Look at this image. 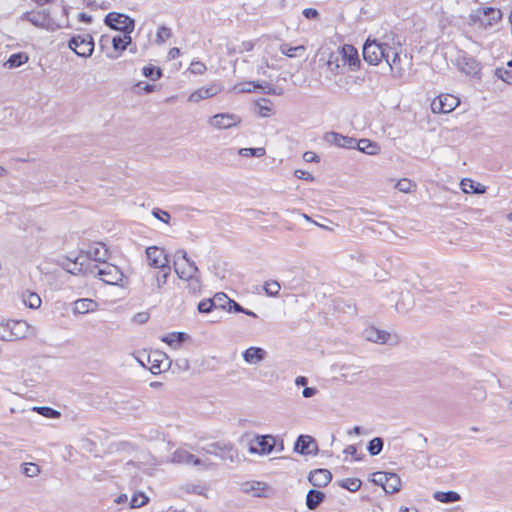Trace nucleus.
Instances as JSON below:
<instances>
[{"instance_id":"1","label":"nucleus","mask_w":512,"mask_h":512,"mask_svg":"<svg viewBox=\"0 0 512 512\" xmlns=\"http://www.w3.org/2000/svg\"><path fill=\"white\" fill-rule=\"evenodd\" d=\"M87 273L98 278L108 285L123 286L124 273L122 270L109 262L91 263L87 267Z\"/></svg>"},{"instance_id":"2","label":"nucleus","mask_w":512,"mask_h":512,"mask_svg":"<svg viewBox=\"0 0 512 512\" xmlns=\"http://www.w3.org/2000/svg\"><path fill=\"white\" fill-rule=\"evenodd\" d=\"M35 334V328L24 320H8L0 324V339L13 341Z\"/></svg>"},{"instance_id":"3","label":"nucleus","mask_w":512,"mask_h":512,"mask_svg":"<svg viewBox=\"0 0 512 512\" xmlns=\"http://www.w3.org/2000/svg\"><path fill=\"white\" fill-rule=\"evenodd\" d=\"M392 40L389 35L384 36L382 41L367 39L363 45V58L371 65L379 64L383 59L389 57V50Z\"/></svg>"},{"instance_id":"4","label":"nucleus","mask_w":512,"mask_h":512,"mask_svg":"<svg viewBox=\"0 0 512 512\" xmlns=\"http://www.w3.org/2000/svg\"><path fill=\"white\" fill-rule=\"evenodd\" d=\"M171 269L149 268L141 276L143 287L151 294L161 293L168 281Z\"/></svg>"},{"instance_id":"5","label":"nucleus","mask_w":512,"mask_h":512,"mask_svg":"<svg viewBox=\"0 0 512 512\" xmlns=\"http://www.w3.org/2000/svg\"><path fill=\"white\" fill-rule=\"evenodd\" d=\"M502 19V12L494 7L478 8L469 15V24L487 29Z\"/></svg>"},{"instance_id":"6","label":"nucleus","mask_w":512,"mask_h":512,"mask_svg":"<svg viewBox=\"0 0 512 512\" xmlns=\"http://www.w3.org/2000/svg\"><path fill=\"white\" fill-rule=\"evenodd\" d=\"M173 268L179 279H189L193 275L199 274V269L195 262L192 261L187 252L183 249L176 251L174 254Z\"/></svg>"},{"instance_id":"7","label":"nucleus","mask_w":512,"mask_h":512,"mask_svg":"<svg viewBox=\"0 0 512 512\" xmlns=\"http://www.w3.org/2000/svg\"><path fill=\"white\" fill-rule=\"evenodd\" d=\"M389 39L392 40L390 48L387 54L389 57H386V63L388 64L390 70L394 73L395 76L401 77L404 73V69L401 66V57L400 54L402 52V43L398 36L390 34Z\"/></svg>"},{"instance_id":"8","label":"nucleus","mask_w":512,"mask_h":512,"mask_svg":"<svg viewBox=\"0 0 512 512\" xmlns=\"http://www.w3.org/2000/svg\"><path fill=\"white\" fill-rule=\"evenodd\" d=\"M23 19L30 22L32 25L48 31H55L60 26L56 24L50 13L46 9L38 11H30L23 15Z\"/></svg>"},{"instance_id":"9","label":"nucleus","mask_w":512,"mask_h":512,"mask_svg":"<svg viewBox=\"0 0 512 512\" xmlns=\"http://www.w3.org/2000/svg\"><path fill=\"white\" fill-rule=\"evenodd\" d=\"M146 261L149 268L171 269L169 256L163 248L149 246L145 249Z\"/></svg>"},{"instance_id":"10","label":"nucleus","mask_w":512,"mask_h":512,"mask_svg":"<svg viewBox=\"0 0 512 512\" xmlns=\"http://www.w3.org/2000/svg\"><path fill=\"white\" fill-rule=\"evenodd\" d=\"M104 23L113 30L121 31L123 33H132L135 27V22L129 16L110 12L105 16Z\"/></svg>"},{"instance_id":"11","label":"nucleus","mask_w":512,"mask_h":512,"mask_svg":"<svg viewBox=\"0 0 512 512\" xmlns=\"http://www.w3.org/2000/svg\"><path fill=\"white\" fill-rule=\"evenodd\" d=\"M68 47L78 56L88 58L94 51V41L89 34L76 35L69 40Z\"/></svg>"},{"instance_id":"12","label":"nucleus","mask_w":512,"mask_h":512,"mask_svg":"<svg viewBox=\"0 0 512 512\" xmlns=\"http://www.w3.org/2000/svg\"><path fill=\"white\" fill-rule=\"evenodd\" d=\"M276 446V437L272 435H257L250 443L249 452L251 454L268 455Z\"/></svg>"},{"instance_id":"13","label":"nucleus","mask_w":512,"mask_h":512,"mask_svg":"<svg viewBox=\"0 0 512 512\" xmlns=\"http://www.w3.org/2000/svg\"><path fill=\"white\" fill-rule=\"evenodd\" d=\"M460 104V100L451 94H442L431 103V110L436 114H446L453 111Z\"/></svg>"},{"instance_id":"14","label":"nucleus","mask_w":512,"mask_h":512,"mask_svg":"<svg viewBox=\"0 0 512 512\" xmlns=\"http://www.w3.org/2000/svg\"><path fill=\"white\" fill-rule=\"evenodd\" d=\"M458 69L468 76L480 77L481 64L466 53H461L456 59Z\"/></svg>"},{"instance_id":"15","label":"nucleus","mask_w":512,"mask_h":512,"mask_svg":"<svg viewBox=\"0 0 512 512\" xmlns=\"http://www.w3.org/2000/svg\"><path fill=\"white\" fill-rule=\"evenodd\" d=\"M241 122V118L236 114L220 113L209 119V124L216 129H228L237 126Z\"/></svg>"},{"instance_id":"16","label":"nucleus","mask_w":512,"mask_h":512,"mask_svg":"<svg viewBox=\"0 0 512 512\" xmlns=\"http://www.w3.org/2000/svg\"><path fill=\"white\" fill-rule=\"evenodd\" d=\"M324 140L336 147L346 148V149H355L356 148V139L349 136H344L337 132H327L324 135Z\"/></svg>"},{"instance_id":"17","label":"nucleus","mask_w":512,"mask_h":512,"mask_svg":"<svg viewBox=\"0 0 512 512\" xmlns=\"http://www.w3.org/2000/svg\"><path fill=\"white\" fill-rule=\"evenodd\" d=\"M172 463L175 464H183V465H201L202 461L200 458L196 457L194 454L190 453L185 448L176 449L172 455L171 460Z\"/></svg>"},{"instance_id":"18","label":"nucleus","mask_w":512,"mask_h":512,"mask_svg":"<svg viewBox=\"0 0 512 512\" xmlns=\"http://www.w3.org/2000/svg\"><path fill=\"white\" fill-rule=\"evenodd\" d=\"M222 90V87L220 84H210L208 86L201 87L194 92H192L188 98L190 102L198 103L201 100L211 98L218 93H220Z\"/></svg>"},{"instance_id":"19","label":"nucleus","mask_w":512,"mask_h":512,"mask_svg":"<svg viewBox=\"0 0 512 512\" xmlns=\"http://www.w3.org/2000/svg\"><path fill=\"white\" fill-rule=\"evenodd\" d=\"M337 52L341 54L342 63L348 64L352 70L360 65L358 51L352 45L345 44Z\"/></svg>"},{"instance_id":"20","label":"nucleus","mask_w":512,"mask_h":512,"mask_svg":"<svg viewBox=\"0 0 512 512\" xmlns=\"http://www.w3.org/2000/svg\"><path fill=\"white\" fill-rule=\"evenodd\" d=\"M256 89H260L263 93L269 94V95H281L282 89H276L273 87L270 83L263 81V82H247L245 83L241 88H239L240 92H252Z\"/></svg>"},{"instance_id":"21","label":"nucleus","mask_w":512,"mask_h":512,"mask_svg":"<svg viewBox=\"0 0 512 512\" xmlns=\"http://www.w3.org/2000/svg\"><path fill=\"white\" fill-rule=\"evenodd\" d=\"M332 480V474L327 469H315L309 473L308 481L314 486V487H325L327 486Z\"/></svg>"},{"instance_id":"22","label":"nucleus","mask_w":512,"mask_h":512,"mask_svg":"<svg viewBox=\"0 0 512 512\" xmlns=\"http://www.w3.org/2000/svg\"><path fill=\"white\" fill-rule=\"evenodd\" d=\"M207 452L214 454L224 460L228 459L230 461H233L237 456L236 450L230 444L221 445L220 443H214L210 445V448L207 449Z\"/></svg>"},{"instance_id":"23","label":"nucleus","mask_w":512,"mask_h":512,"mask_svg":"<svg viewBox=\"0 0 512 512\" xmlns=\"http://www.w3.org/2000/svg\"><path fill=\"white\" fill-rule=\"evenodd\" d=\"M294 449L300 454L308 455L317 450V444L311 436L301 435L298 437Z\"/></svg>"},{"instance_id":"24","label":"nucleus","mask_w":512,"mask_h":512,"mask_svg":"<svg viewBox=\"0 0 512 512\" xmlns=\"http://www.w3.org/2000/svg\"><path fill=\"white\" fill-rule=\"evenodd\" d=\"M87 258L94 261V263L107 262L108 250L103 243H94L86 251Z\"/></svg>"},{"instance_id":"25","label":"nucleus","mask_w":512,"mask_h":512,"mask_svg":"<svg viewBox=\"0 0 512 512\" xmlns=\"http://www.w3.org/2000/svg\"><path fill=\"white\" fill-rule=\"evenodd\" d=\"M241 490L255 497L265 496L268 486L260 481H247L241 485Z\"/></svg>"},{"instance_id":"26","label":"nucleus","mask_w":512,"mask_h":512,"mask_svg":"<svg viewBox=\"0 0 512 512\" xmlns=\"http://www.w3.org/2000/svg\"><path fill=\"white\" fill-rule=\"evenodd\" d=\"M266 351L260 347H249L243 352V358L246 363L256 365L265 359Z\"/></svg>"},{"instance_id":"27","label":"nucleus","mask_w":512,"mask_h":512,"mask_svg":"<svg viewBox=\"0 0 512 512\" xmlns=\"http://www.w3.org/2000/svg\"><path fill=\"white\" fill-rule=\"evenodd\" d=\"M98 304L92 299L82 298L74 302L73 312L75 314H86L97 310Z\"/></svg>"},{"instance_id":"28","label":"nucleus","mask_w":512,"mask_h":512,"mask_svg":"<svg viewBox=\"0 0 512 512\" xmlns=\"http://www.w3.org/2000/svg\"><path fill=\"white\" fill-rule=\"evenodd\" d=\"M364 336L368 341L379 344L387 343V341L390 338L389 333L382 330H378L374 327L367 328L364 332Z\"/></svg>"},{"instance_id":"29","label":"nucleus","mask_w":512,"mask_h":512,"mask_svg":"<svg viewBox=\"0 0 512 512\" xmlns=\"http://www.w3.org/2000/svg\"><path fill=\"white\" fill-rule=\"evenodd\" d=\"M460 186L464 193L483 194L487 189L486 186L469 178L462 179Z\"/></svg>"},{"instance_id":"30","label":"nucleus","mask_w":512,"mask_h":512,"mask_svg":"<svg viewBox=\"0 0 512 512\" xmlns=\"http://www.w3.org/2000/svg\"><path fill=\"white\" fill-rule=\"evenodd\" d=\"M325 499V494L319 490L311 489L306 495V506L309 510H315Z\"/></svg>"},{"instance_id":"31","label":"nucleus","mask_w":512,"mask_h":512,"mask_svg":"<svg viewBox=\"0 0 512 512\" xmlns=\"http://www.w3.org/2000/svg\"><path fill=\"white\" fill-rule=\"evenodd\" d=\"M359 151L367 154V155H376L380 151V147L376 142H373L369 139H356V148Z\"/></svg>"},{"instance_id":"32","label":"nucleus","mask_w":512,"mask_h":512,"mask_svg":"<svg viewBox=\"0 0 512 512\" xmlns=\"http://www.w3.org/2000/svg\"><path fill=\"white\" fill-rule=\"evenodd\" d=\"M187 338L188 336L186 333L172 332L163 336L161 340L173 348H178Z\"/></svg>"},{"instance_id":"33","label":"nucleus","mask_w":512,"mask_h":512,"mask_svg":"<svg viewBox=\"0 0 512 512\" xmlns=\"http://www.w3.org/2000/svg\"><path fill=\"white\" fill-rule=\"evenodd\" d=\"M401 487V479L396 473H389L387 483L384 486V491L386 493H395L400 490Z\"/></svg>"},{"instance_id":"34","label":"nucleus","mask_w":512,"mask_h":512,"mask_svg":"<svg viewBox=\"0 0 512 512\" xmlns=\"http://www.w3.org/2000/svg\"><path fill=\"white\" fill-rule=\"evenodd\" d=\"M434 499L442 503H454L460 500V495L454 491H437L433 495Z\"/></svg>"},{"instance_id":"35","label":"nucleus","mask_w":512,"mask_h":512,"mask_svg":"<svg viewBox=\"0 0 512 512\" xmlns=\"http://www.w3.org/2000/svg\"><path fill=\"white\" fill-rule=\"evenodd\" d=\"M131 33H124L122 36H114L112 39V46L115 51H124L127 46L131 43Z\"/></svg>"},{"instance_id":"36","label":"nucleus","mask_w":512,"mask_h":512,"mask_svg":"<svg viewBox=\"0 0 512 512\" xmlns=\"http://www.w3.org/2000/svg\"><path fill=\"white\" fill-rule=\"evenodd\" d=\"M344 65L345 64L342 63L341 54H338V52L330 54L327 61V67L332 74H338L340 68Z\"/></svg>"},{"instance_id":"37","label":"nucleus","mask_w":512,"mask_h":512,"mask_svg":"<svg viewBox=\"0 0 512 512\" xmlns=\"http://www.w3.org/2000/svg\"><path fill=\"white\" fill-rule=\"evenodd\" d=\"M306 48L303 45L292 47L287 43H283L280 45V51L282 54L293 58L299 55H302L305 52Z\"/></svg>"},{"instance_id":"38","label":"nucleus","mask_w":512,"mask_h":512,"mask_svg":"<svg viewBox=\"0 0 512 512\" xmlns=\"http://www.w3.org/2000/svg\"><path fill=\"white\" fill-rule=\"evenodd\" d=\"M23 301L24 304L31 309L39 308L42 303L40 296L34 292H29L26 295H23Z\"/></svg>"},{"instance_id":"39","label":"nucleus","mask_w":512,"mask_h":512,"mask_svg":"<svg viewBox=\"0 0 512 512\" xmlns=\"http://www.w3.org/2000/svg\"><path fill=\"white\" fill-rule=\"evenodd\" d=\"M238 154L243 157H263L266 154V150L263 147L257 148H240Z\"/></svg>"},{"instance_id":"40","label":"nucleus","mask_w":512,"mask_h":512,"mask_svg":"<svg viewBox=\"0 0 512 512\" xmlns=\"http://www.w3.org/2000/svg\"><path fill=\"white\" fill-rule=\"evenodd\" d=\"M27 61H28V56L25 53L20 52V53L12 54L9 57L7 64L9 65L10 68H16V67H19L22 64L26 63Z\"/></svg>"},{"instance_id":"41","label":"nucleus","mask_w":512,"mask_h":512,"mask_svg":"<svg viewBox=\"0 0 512 512\" xmlns=\"http://www.w3.org/2000/svg\"><path fill=\"white\" fill-rule=\"evenodd\" d=\"M215 309L227 310L230 298L225 293H216L212 298Z\"/></svg>"},{"instance_id":"42","label":"nucleus","mask_w":512,"mask_h":512,"mask_svg":"<svg viewBox=\"0 0 512 512\" xmlns=\"http://www.w3.org/2000/svg\"><path fill=\"white\" fill-rule=\"evenodd\" d=\"M362 482L357 478H346L340 482V486L351 492H356L360 489Z\"/></svg>"},{"instance_id":"43","label":"nucleus","mask_w":512,"mask_h":512,"mask_svg":"<svg viewBox=\"0 0 512 512\" xmlns=\"http://www.w3.org/2000/svg\"><path fill=\"white\" fill-rule=\"evenodd\" d=\"M142 74L145 77H147L153 81H156L162 76V71L160 68H157L153 65H147V66L143 67Z\"/></svg>"},{"instance_id":"44","label":"nucleus","mask_w":512,"mask_h":512,"mask_svg":"<svg viewBox=\"0 0 512 512\" xmlns=\"http://www.w3.org/2000/svg\"><path fill=\"white\" fill-rule=\"evenodd\" d=\"M383 444L384 442L382 438L375 437L369 442L367 450L370 453V455L376 456L382 451Z\"/></svg>"},{"instance_id":"45","label":"nucleus","mask_w":512,"mask_h":512,"mask_svg":"<svg viewBox=\"0 0 512 512\" xmlns=\"http://www.w3.org/2000/svg\"><path fill=\"white\" fill-rule=\"evenodd\" d=\"M280 289V284L275 280L267 281L264 284V290L269 296H277L280 292Z\"/></svg>"},{"instance_id":"46","label":"nucleus","mask_w":512,"mask_h":512,"mask_svg":"<svg viewBox=\"0 0 512 512\" xmlns=\"http://www.w3.org/2000/svg\"><path fill=\"white\" fill-rule=\"evenodd\" d=\"M340 370L342 371L341 376L345 379L351 377L353 378L355 375L362 372L361 369L358 367H355L353 365L344 364L341 366Z\"/></svg>"},{"instance_id":"47","label":"nucleus","mask_w":512,"mask_h":512,"mask_svg":"<svg viewBox=\"0 0 512 512\" xmlns=\"http://www.w3.org/2000/svg\"><path fill=\"white\" fill-rule=\"evenodd\" d=\"M34 410L46 418L54 419V418L60 417V412H58L57 410H55L51 407H47V406L34 407Z\"/></svg>"},{"instance_id":"48","label":"nucleus","mask_w":512,"mask_h":512,"mask_svg":"<svg viewBox=\"0 0 512 512\" xmlns=\"http://www.w3.org/2000/svg\"><path fill=\"white\" fill-rule=\"evenodd\" d=\"M22 472L27 477H36L40 473V468L34 463H25L22 465Z\"/></svg>"},{"instance_id":"49","label":"nucleus","mask_w":512,"mask_h":512,"mask_svg":"<svg viewBox=\"0 0 512 512\" xmlns=\"http://www.w3.org/2000/svg\"><path fill=\"white\" fill-rule=\"evenodd\" d=\"M148 497L144 493H137L133 495L130 505L132 508H139L147 504Z\"/></svg>"},{"instance_id":"50","label":"nucleus","mask_w":512,"mask_h":512,"mask_svg":"<svg viewBox=\"0 0 512 512\" xmlns=\"http://www.w3.org/2000/svg\"><path fill=\"white\" fill-rule=\"evenodd\" d=\"M389 473L390 472H381V471L374 473L372 482L376 485L381 486L384 489V486L387 483Z\"/></svg>"},{"instance_id":"51","label":"nucleus","mask_w":512,"mask_h":512,"mask_svg":"<svg viewBox=\"0 0 512 512\" xmlns=\"http://www.w3.org/2000/svg\"><path fill=\"white\" fill-rule=\"evenodd\" d=\"M184 280L188 282V288L190 289L191 292L197 293L200 291L201 282H200L199 274L193 275L192 278L184 279Z\"/></svg>"},{"instance_id":"52","label":"nucleus","mask_w":512,"mask_h":512,"mask_svg":"<svg viewBox=\"0 0 512 512\" xmlns=\"http://www.w3.org/2000/svg\"><path fill=\"white\" fill-rule=\"evenodd\" d=\"M414 184L409 180V179H406V178H403L401 180H399L395 187L400 191V192H403V193H409L411 192L412 188H413Z\"/></svg>"},{"instance_id":"53","label":"nucleus","mask_w":512,"mask_h":512,"mask_svg":"<svg viewBox=\"0 0 512 512\" xmlns=\"http://www.w3.org/2000/svg\"><path fill=\"white\" fill-rule=\"evenodd\" d=\"M171 36V30L165 26H161L158 29L157 35H156V42L157 43H164L168 38Z\"/></svg>"},{"instance_id":"54","label":"nucleus","mask_w":512,"mask_h":512,"mask_svg":"<svg viewBox=\"0 0 512 512\" xmlns=\"http://www.w3.org/2000/svg\"><path fill=\"white\" fill-rule=\"evenodd\" d=\"M213 309H215V307H214L212 298L211 299H204V300L200 301L199 304H198V311L200 313H209Z\"/></svg>"},{"instance_id":"55","label":"nucleus","mask_w":512,"mask_h":512,"mask_svg":"<svg viewBox=\"0 0 512 512\" xmlns=\"http://www.w3.org/2000/svg\"><path fill=\"white\" fill-rule=\"evenodd\" d=\"M206 69H207L206 65L200 61H193L189 67V70L191 71V73L196 74V75L204 74Z\"/></svg>"},{"instance_id":"56","label":"nucleus","mask_w":512,"mask_h":512,"mask_svg":"<svg viewBox=\"0 0 512 512\" xmlns=\"http://www.w3.org/2000/svg\"><path fill=\"white\" fill-rule=\"evenodd\" d=\"M152 214L154 215L155 218L164 223H168L170 220V214L164 210L156 208L152 211Z\"/></svg>"},{"instance_id":"57","label":"nucleus","mask_w":512,"mask_h":512,"mask_svg":"<svg viewBox=\"0 0 512 512\" xmlns=\"http://www.w3.org/2000/svg\"><path fill=\"white\" fill-rule=\"evenodd\" d=\"M294 175L298 179H303V180H306V181H313L314 180L313 175L310 172L305 171V170L297 169V170H295Z\"/></svg>"},{"instance_id":"58","label":"nucleus","mask_w":512,"mask_h":512,"mask_svg":"<svg viewBox=\"0 0 512 512\" xmlns=\"http://www.w3.org/2000/svg\"><path fill=\"white\" fill-rule=\"evenodd\" d=\"M302 14L305 18L315 20L319 17V12L314 8H305L302 11Z\"/></svg>"},{"instance_id":"59","label":"nucleus","mask_w":512,"mask_h":512,"mask_svg":"<svg viewBox=\"0 0 512 512\" xmlns=\"http://www.w3.org/2000/svg\"><path fill=\"white\" fill-rule=\"evenodd\" d=\"M245 308H243L239 303L234 300H230L227 311L234 313H243Z\"/></svg>"},{"instance_id":"60","label":"nucleus","mask_w":512,"mask_h":512,"mask_svg":"<svg viewBox=\"0 0 512 512\" xmlns=\"http://www.w3.org/2000/svg\"><path fill=\"white\" fill-rule=\"evenodd\" d=\"M303 159L306 161V162H318L319 161V157L317 156L316 153L312 152V151H307L303 154Z\"/></svg>"},{"instance_id":"61","label":"nucleus","mask_w":512,"mask_h":512,"mask_svg":"<svg viewBox=\"0 0 512 512\" xmlns=\"http://www.w3.org/2000/svg\"><path fill=\"white\" fill-rule=\"evenodd\" d=\"M148 319H149V315H148V313H145V312L138 313L134 316V321L138 324H143V323L147 322Z\"/></svg>"},{"instance_id":"62","label":"nucleus","mask_w":512,"mask_h":512,"mask_svg":"<svg viewBox=\"0 0 512 512\" xmlns=\"http://www.w3.org/2000/svg\"><path fill=\"white\" fill-rule=\"evenodd\" d=\"M259 106V115L261 117H269L271 115V108L268 105L258 104Z\"/></svg>"},{"instance_id":"63","label":"nucleus","mask_w":512,"mask_h":512,"mask_svg":"<svg viewBox=\"0 0 512 512\" xmlns=\"http://www.w3.org/2000/svg\"><path fill=\"white\" fill-rule=\"evenodd\" d=\"M474 400L481 401L486 397V392L483 389H475V392L471 394Z\"/></svg>"},{"instance_id":"64","label":"nucleus","mask_w":512,"mask_h":512,"mask_svg":"<svg viewBox=\"0 0 512 512\" xmlns=\"http://www.w3.org/2000/svg\"><path fill=\"white\" fill-rule=\"evenodd\" d=\"M317 393V390L313 387H305L302 391V395L304 398L313 397Z\"/></svg>"}]
</instances>
